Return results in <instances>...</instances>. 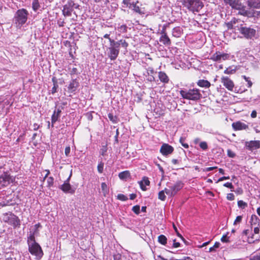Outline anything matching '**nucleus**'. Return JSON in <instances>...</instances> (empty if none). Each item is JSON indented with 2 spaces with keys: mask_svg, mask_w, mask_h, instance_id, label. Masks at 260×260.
I'll use <instances>...</instances> for the list:
<instances>
[{
  "mask_svg": "<svg viewBox=\"0 0 260 260\" xmlns=\"http://www.w3.org/2000/svg\"><path fill=\"white\" fill-rule=\"evenodd\" d=\"M101 189L103 195L106 197L109 193V188L105 182H103L101 184Z\"/></svg>",
  "mask_w": 260,
  "mask_h": 260,
  "instance_id": "29",
  "label": "nucleus"
},
{
  "mask_svg": "<svg viewBox=\"0 0 260 260\" xmlns=\"http://www.w3.org/2000/svg\"><path fill=\"white\" fill-rule=\"evenodd\" d=\"M104 164L103 162H101L98 165V170L100 173H102L103 172Z\"/></svg>",
  "mask_w": 260,
  "mask_h": 260,
  "instance_id": "43",
  "label": "nucleus"
},
{
  "mask_svg": "<svg viewBox=\"0 0 260 260\" xmlns=\"http://www.w3.org/2000/svg\"><path fill=\"white\" fill-rule=\"evenodd\" d=\"M127 27L126 25L123 24L121 26L118 27L117 29L120 32L122 33L126 32L127 31Z\"/></svg>",
  "mask_w": 260,
  "mask_h": 260,
  "instance_id": "39",
  "label": "nucleus"
},
{
  "mask_svg": "<svg viewBox=\"0 0 260 260\" xmlns=\"http://www.w3.org/2000/svg\"><path fill=\"white\" fill-rule=\"evenodd\" d=\"M70 74H71V75L77 74H78V70H77V69L76 68H73L71 70Z\"/></svg>",
  "mask_w": 260,
  "mask_h": 260,
  "instance_id": "57",
  "label": "nucleus"
},
{
  "mask_svg": "<svg viewBox=\"0 0 260 260\" xmlns=\"http://www.w3.org/2000/svg\"><path fill=\"white\" fill-rule=\"evenodd\" d=\"M239 6H237L235 9L239 10L238 14L244 16H247L249 17H253L255 14V11L254 10H247L246 9V6H244L240 3L239 4Z\"/></svg>",
  "mask_w": 260,
  "mask_h": 260,
  "instance_id": "10",
  "label": "nucleus"
},
{
  "mask_svg": "<svg viewBox=\"0 0 260 260\" xmlns=\"http://www.w3.org/2000/svg\"><path fill=\"white\" fill-rule=\"evenodd\" d=\"M41 227H42V226H41V225L40 224V223L36 224L35 225V229L34 232L32 233H30V234H34V236H35V235H36V234H37L38 233V228H41Z\"/></svg>",
  "mask_w": 260,
  "mask_h": 260,
  "instance_id": "46",
  "label": "nucleus"
},
{
  "mask_svg": "<svg viewBox=\"0 0 260 260\" xmlns=\"http://www.w3.org/2000/svg\"><path fill=\"white\" fill-rule=\"evenodd\" d=\"M251 260H260V253H258L253 255L251 258Z\"/></svg>",
  "mask_w": 260,
  "mask_h": 260,
  "instance_id": "53",
  "label": "nucleus"
},
{
  "mask_svg": "<svg viewBox=\"0 0 260 260\" xmlns=\"http://www.w3.org/2000/svg\"><path fill=\"white\" fill-rule=\"evenodd\" d=\"M257 116V112L255 110H253L251 113V117L253 118H255Z\"/></svg>",
  "mask_w": 260,
  "mask_h": 260,
  "instance_id": "63",
  "label": "nucleus"
},
{
  "mask_svg": "<svg viewBox=\"0 0 260 260\" xmlns=\"http://www.w3.org/2000/svg\"><path fill=\"white\" fill-rule=\"evenodd\" d=\"M3 221L12 225L14 228L19 227L20 220L19 218L12 212H6L2 217Z\"/></svg>",
  "mask_w": 260,
  "mask_h": 260,
  "instance_id": "6",
  "label": "nucleus"
},
{
  "mask_svg": "<svg viewBox=\"0 0 260 260\" xmlns=\"http://www.w3.org/2000/svg\"><path fill=\"white\" fill-rule=\"evenodd\" d=\"M200 147L201 149L203 150H207L208 149V145L207 143L206 142H201L200 143Z\"/></svg>",
  "mask_w": 260,
  "mask_h": 260,
  "instance_id": "44",
  "label": "nucleus"
},
{
  "mask_svg": "<svg viewBox=\"0 0 260 260\" xmlns=\"http://www.w3.org/2000/svg\"><path fill=\"white\" fill-rule=\"evenodd\" d=\"M174 150V148L171 145L168 144H164L161 146L160 152L164 155L167 156L171 154Z\"/></svg>",
  "mask_w": 260,
  "mask_h": 260,
  "instance_id": "15",
  "label": "nucleus"
},
{
  "mask_svg": "<svg viewBox=\"0 0 260 260\" xmlns=\"http://www.w3.org/2000/svg\"><path fill=\"white\" fill-rule=\"evenodd\" d=\"M221 82L223 86L230 91H233L234 87L233 81L228 77L223 76L221 78Z\"/></svg>",
  "mask_w": 260,
  "mask_h": 260,
  "instance_id": "12",
  "label": "nucleus"
},
{
  "mask_svg": "<svg viewBox=\"0 0 260 260\" xmlns=\"http://www.w3.org/2000/svg\"><path fill=\"white\" fill-rule=\"evenodd\" d=\"M229 234V233L228 232L226 234L222 236V237L221 238V241L223 243H229V237H228V235Z\"/></svg>",
  "mask_w": 260,
  "mask_h": 260,
  "instance_id": "37",
  "label": "nucleus"
},
{
  "mask_svg": "<svg viewBox=\"0 0 260 260\" xmlns=\"http://www.w3.org/2000/svg\"><path fill=\"white\" fill-rule=\"evenodd\" d=\"M114 260H129L126 256L119 253H116L113 255Z\"/></svg>",
  "mask_w": 260,
  "mask_h": 260,
  "instance_id": "30",
  "label": "nucleus"
},
{
  "mask_svg": "<svg viewBox=\"0 0 260 260\" xmlns=\"http://www.w3.org/2000/svg\"><path fill=\"white\" fill-rule=\"evenodd\" d=\"M28 15V11L23 8L16 11L14 19L17 27L20 28L26 23Z\"/></svg>",
  "mask_w": 260,
  "mask_h": 260,
  "instance_id": "5",
  "label": "nucleus"
},
{
  "mask_svg": "<svg viewBox=\"0 0 260 260\" xmlns=\"http://www.w3.org/2000/svg\"><path fill=\"white\" fill-rule=\"evenodd\" d=\"M246 4L250 8L260 9V0H248Z\"/></svg>",
  "mask_w": 260,
  "mask_h": 260,
  "instance_id": "21",
  "label": "nucleus"
},
{
  "mask_svg": "<svg viewBox=\"0 0 260 260\" xmlns=\"http://www.w3.org/2000/svg\"><path fill=\"white\" fill-rule=\"evenodd\" d=\"M216 168H217V167H212L206 168L203 170V171L204 172L211 171H212Z\"/></svg>",
  "mask_w": 260,
  "mask_h": 260,
  "instance_id": "56",
  "label": "nucleus"
},
{
  "mask_svg": "<svg viewBox=\"0 0 260 260\" xmlns=\"http://www.w3.org/2000/svg\"><path fill=\"white\" fill-rule=\"evenodd\" d=\"M117 199H118L120 201H125L128 199L127 197L126 196H125L123 194H121V193L118 194L117 195Z\"/></svg>",
  "mask_w": 260,
  "mask_h": 260,
  "instance_id": "41",
  "label": "nucleus"
},
{
  "mask_svg": "<svg viewBox=\"0 0 260 260\" xmlns=\"http://www.w3.org/2000/svg\"><path fill=\"white\" fill-rule=\"evenodd\" d=\"M173 228H174V230H175V232H176V233L177 235L179 237H181V236H182V235H181L179 233V232H178V230H177V227L175 226V224H173Z\"/></svg>",
  "mask_w": 260,
  "mask_h": 260,
  "instance_id": "60",
  "label": "nucleus"
},
{
  "mask_svg": "<svg viewBox=\"0 0 260 260\" xmlns=\"http://www.w3.org/2000/svg\"><path fill=\"white\" fill-rule=\"evenodd\" d=\"M226 198L229 201H233L235 199V196L232 193H230L227 194Z\"/></svg>",
  "mask_w": 260,
  "mask_h": 260,
  "instance_id": "49",
  "label": "nucleus"
},
{
  "mask_svg": "<svg viewBox=\"0 0 260 260\" xmlns=\"http://www.w3.org/2000/svg\"><path fill=\"white\" fill-rule=\"evenodd\" d=\"M156 165H157L159 170L161 172V174L163 175L164 174L165 172H164L162 167L159 164H157Z\"/></svg>",
  "mask_w": 260,
  "mask_h": 260,
  "instance_id": "61",
  "label": "nucleus"
},
{
  "mask_svg": "<svg viewBox=\"0 0 260 260\" xmlns=\"http://www.w3.org/2000/svg\"><path fill=\"white\" fill-rule=\"evenodd\" d=\"M179 93L183 99L189 100L197 101L202 97L199 89L197 88L189 90L181 89L179 91Z\"/></svg>",
  "mask_w": 260,
  "mask_h": 260,
  "instance_id": "4",
  "label": "nucleus"
},
{
  "mask_svg": "<svg viewBox=\"0 0 260 260\" xmlns=\"http://www.w3.org/2000/svg\"><path fill=\"white\" fill-rule=\"evenodd\" d=\"M239 32L246 39H251L256 34V30L250 27H241L239 28Z\"/></svg>",
  "mask_w": 260,
  "mask_h": 260,
  "instance_id": "8",
  "label": "nucleus"
},
{
  "mask_svg": "<svg viewBox=\"0 0 260 260\" xmlns=\"http://www.w3.org/2000/svg\"><path fill=\"white\" fill-rule=\"evenodd\" d=\"M183 34V29L180 26L174 27L172 30V36L176 38H179Z\"/></svg>",
  "mask_w": 260,
  "mask_h": 260,
  "instance_id": "22",
  "label": "nucleus"
},
{
  "mask_svg": "<svg viewBox=\"0 0 260 260\" xmlns=\"http://www.w3.org/2000/svg\"><path fill=\"white\" fill-rule=\"evenodd\" d=\"M197 85L202 87L208 88L210 86V83L206 80H199L197 82Z\"/></svg>",
  "mask_w": 260,
  "mask_h": 260,
  "instance_id": "26",
  "label": "nucleus"
},
{
  "mask_svg": "<svg viewBox=\"0 0 260 260\" xmlns=\"http://www.w3.org/2000/svg\"><path fill=\"white\" fill-rule=\"evenodd\" d=\"M226 5H229L233 9H235L237 6H239L241 3L239 0H223Z\"/></svg>",
  "mask_w": 260,
  "mask_h": 260,
  "instance_id": "23",
  "label": "nucleus"
},
{
  "mask_svg": "<svg viewBox=\"0 0 260 260\" xmlns=\"http://www.w3.org/2000/svg\"><path fill=\"white\" fill-rule=\"evenodd\" d=\"M140 206L139 205L134 206L132 208V211H140Z\"/></svg>",
  "mask_w": 260,
  "mask_h": 260,
  "instance_id": "59",
  "label": "nucleus"
},
{
  "mask_svg": "<svg viewBox=\"0 0 260 260\" xmlns=\"http://www.w3.org/2000/svg\"><path fill=\"white\" fill-rule=\"evenodd\" d=\"M79 86V83L77 79H72L68 86L69 91L71 93L74 92L77 89Z\"/></svg>",
  "mask_w": 260,
  "mask_h": 260,
  "instance_id": "18",
  "label": "nucleus"
},
{
  "mask_svg": "<svg viewBox=\"0 0 260 260\" xmlns=\"http://www.w3.org/2000/svg\"><path fill=\"white\" fill-rule=\"evenodd\" d=\"M223 186L229 188L230 189H233L234 188V186L233 185L232 183H231V182L225 183L223 184Z\"/></svg>",
  "mask_w": 260,
  "mask_h": 260,
  "instance_id": "51",
  "label": "nucleus"
},
{
  "mask_svg": "<svg viewBox=\"0 0 260 260\" xmlns=\"http://www.w3.org/2000/svg\"><path fill=\"white\" fill-rule=\"evenodd\" d=\"M220 245L219 242H216L213 246L210 247L209 250V252H216V249L218 248Z\"/></svg>",
  "mask_w": 260,
  "mask_h": 260,
  "instance_id": "34",
  "label": "nucleus"
},
{
  "mask_svg": "<svg viewBox=\"0 0 260 260\" xmlns=\"http://www.w3.org/2000/svg\"><path fill=\"white\" fill-rule=\"evenodd\" d=\"M12 182V179L7 174H4L0 176V188L2 187L7 186Z\"/></svg>",
  "mask_w": 260,
  "mask_h": 260,
  "instance_id": "13",
  "label": "nucleus"
},
{
  "mask_svg": "<svg viewBox=\"0 0 260 260\" xmlns=\"http://www.w3.org/2000/svg\"><path fill=\"white\" fill-rule=\"evenodd\" d=\"M118 176L119 178L121 180H126L128 178H129L131 176L130 173L128 171H124L122 172H120Z\"/></svg>",
  "mask_w": 260,
  "mask_h": 260,
  "instance_id": "28",
  "label": "nucleus"
},
{
  "mask_svg": "<svg viewBox=\"0 0 260 260\" xmlns=\"http://www.w3.org/2000/svg\"><path fill=\"white\" fill-rule=\"evenodd\" d=\"M183 7L192 13L199 12L204 7L201 0H181Z\"/></svg>",
  "mask_w": 260,
  "mask_h": 260,
  "instance_id": "3",
  "label": "nucleus"
},
{
  "mask_svg": "<svg viewBox=\"0 0 260 260\" xmlns=\"http://www.w3.org/2000/svg\"><path fill=\"white\" fill-rule=\"evenodd\" d=\"M246 145L250 150L256 149L260 148V141H251L247 142Z\"/></svg>",
  "mask_w": 260,
  "mask_h": 260,
  "instance_id": "19",
  "label": "nucleus"
},
{
  "mask_svg": "<svg viewBox=\"0 0 260 260\" xmlns=\"http://www.w3.org/2000/svg\"><path fill=\"white\" fill-rule=\"evenodd\" d=\"M75 5V4L72 0H69L67 2V4L63 7L62 14L64 16L70 17L72 15Z\"/></svg>",
  "mask_w": 260,
  "mask_h": 260,
  "instance_id": "9",
  "label": "nucleus"
},
{
  "mask_svg": "<svg viewBox=\"0 0 260 260\" xmlns=\"http://www.w3.org/2000/svg\"><path fill=\"white\" fill-rule=\"evenodd\" d=\"M183 185L184 184L181 181H178L173 184H168V187L165 188V193L169 196H174L183 188Z\"/></svg>",
  "mask_w": 260,
  "mask_h": 260,
  "instance_id": "7",
  "label": "nucleus"
},
{
  "mask_svg": "<svg viewBox=\"0 0 260 260\" xmlns=\"http://www.w3.org/2000/svg\"><path fill=\"white\" fill-rule=\"evenodd\" d=\"M137 3H138V1H137L136 2H133L132 3L131 8H132L133 10L136 13H137L139 14H144V10H142L139 6H137Z\"/></svg>",
  "mask_w": 260,
  "mask_h": 260,
  "instance_id": "24",
  "label": "nucleus"
},
{
  "mask_svg": "<svg viewBox=\"0 0 260 260\" xmlns=\"http://www.w3.org/2000/svg\"><path fill=\"white\" fill-rule=\"evenodd\" d=\"M185 140V139L183 137H181L180 138L179 141L181 143L182 145L185 148H188L189 146L187 143H184V141Z\"/></svg>",
  "mask_w": 260,
  "mask_h": 260,
  "instance_id": "48",
  "label": "nucleus"
},
{
  "mask_svg": "<svg viewBox=\"0 0 260 260\" xmlns=\"http://www.w3.org/2000/svg\"><path fill=\"white\" fill-rule=\"evenodd\" d=\"M59 117V116L56 114V111L55 110L51 117V123L52 127L54 126V124L58 120V119Z\"/></svg>",
  "mask_w": 260,
  "mask_h": 260,
  "instance_id": "33",
  "label": "nucleus"
},
{
  "mask_svg": "<svg viewBox=\"0 0 260 260\" xmlns=\"http://www.w3.org/2000/svg\"><path fill=\"white\" fill-rule=\"evenodd\" d=\"M227 155L229 157L234 158L235 157L236 154L231 149H228L227 150Z\"/></svg>",
  "mask_w": 260,
  "mask_h": 260,
  "instance_id": "45",
  "label": "nucleus"
},
{
  "mask_svg": "<svg viewBox=\"0 0 260 260\" xmlns=\"http://www.w3.org/2000/svg\"><path fill=\"white\" fill-rule=\"evenodd\" d=\"M161 36L160 38L159 41L165 45H170L171 40L166 32L165 28H163L161 31Z\"/></svg>",
  "mask_w": 260,
  "mask_h": 260,
  "instance_id": "16",
  "label": "nucleus"
},
{
  "mask_svg": "<svg viewBox=\"0 0 260 260\" xmlns=\"http://www.w3.org/2000/svg\"><path fill=\"white\" fill-rule=\"evenodd\" d=\"M128 45V43L125 40L121 39L118 41L110 40V46L107 49L108 56L111 60H115L119 53L120 46L126 49Z\"/></svg>",
  "mask_w": 260,
  "mask_h": 260,
  "instance_id": "1",
  "label": "nucleus"
},
{
  "mask_svg": "<svg viewBox=\"0 0 260 260\" xmlns=\"http://www.w3.org/2000/svg\"><path fill=\"white\" fill-rule=\"evenodd\" d=\"M138 183L141 189L143 191H146L147 190L146 186H149L150 184V181L148 178L145 176L143 177L142 180Z\"/></svg>",
  "mask_w": 260,
  "mask_h": 260,
  "instance_id": "20",
  "label": "nucleus"
},
{
  "mask_svg": "<svg viewBox=\"0 0 260 260\" xmlns=\"http://www.w3.org/2000/svg\"><path fill=\"white\" fill-rule=\"evenodd\" d=\"M70 153V147L69 146L66 147L64 150V153L68 156Z\"/></svg>",
  "mask_w": 260,
  "mask_h": 260,
  "instance_id": "58",
  "label": "nucleus"
},
{
  "mask_svg": "<svg viewBox=\"0 0 260 260\" xmlns=\"http://www.w3.org/2000/svg\"><path fill=\"white\" fill-rule=\"evenodd\" d=\"M237 70V67L234 66H230L224 70V73L229 75L233 74L236 72Z\"/></svg>",
  "mask_w": 260,
  "mask_h": 260,
  "instance_id": "27",
  "label": "nucleus"
},
{
  "mask_svg": "<svg viewBox=\"0 0 260 260\" xmlns=\"http://www.w3.org/2000/svg\"><path fill=\"white\" fill-rule=\"evenodd\" d=\"M232 127L235 131H241L248 128V125L241 121H237L232 123Z\"/></svg>",
  "mask_w": 260,
  "mask_h": 260,
  "instance_id": "17",
  "label": "nucleus"
},
{
  "mask_svg": "<svg viewBox=\"0 0 260 260\" xmlns=\"http://www.w3.org/2000/svg\"><path fill=\"white\" fill-rule=\"evenodd\" d=\"M180 246V244L179 242H177L176 241V240L174 239L173 240V247L174 248H178Z\"/></svg>",
  "mask_w": 260,
  "mask_h": 260,
  "instance_id": "55",
  "label": "nucleus"
},
{
  "mask_svg": "<svg viewBox=\"0 0 260 260\" xmlns=\"http://www.w3.org/2000/svg\"><path fill=\"white\" fill-rule=\"evenodd\" d=\"M58 87V85L57 84L55 83L54 85H53V87H52L51 89V92L52 94L55 93L57 91V89Z\"/></svg>",
  "mask_w": 260,
  "mask_h": 260,
  "instance_id": "50",
  "label": "nucleus"
},
{
  "mask_svg": "<svg viewBox=\"0 0 260 260\" xmlns=\"http://www.w3.org/2000/svg\"><path fill=\"white\" fill-rule=\"evenodd\" d=\"M165 189L161 190L158 193V199L161 201H164L166 199V196L165 195Z\"/></svg>",
  "mask_w": 260,
  "mask_h": 260,
  "instance_id": "40",
  "label": "nucleus"
},
{
  "mask_svg": "<svg viewBox=\"0 0 260 260\" xmlns=\"http://www.w3.org/2000/svg\"><path fill=\"white\" fill-rule=\"evenodd\" d=\"M254 239V235H253L251 237L248 238V241L249 243H253L254 242L255 240H253Z\"/></svg>",
  "mask_w": 260,
  "mask_h": 260,
  "instance_id": "62",
  "label": "nucleus"
},
{
  "mask_svg": "<svg viewBox=\"0 0 260 260\" xmlns=\"http://www.w3.org/2000/svg\"><path fill=\"white\" fill-rule=\"evenodd\" d=\"M158 76L161 82L164 83H168L169 79L167 75L165 72L161 71L159 72Z\"/></svg>",
  "mask_w": 260,
  "mask_h": 260,
  "instance_id": "25",
  "label": "nucleus"
},
{
  "mask_svg": "<svg viewBox=\"0 0 260 260\" xmlns=\"http://www.w3.org/2000/svg\"><path fill=\"white\" fill-rule=\"evenodd\" d=\"M27 244L29 252L39 259L41 258L43 255V252L40 245L36 242L34 234H30L28 237Z\"/></svg>",
  "mask_w": 260,
  "mask_h": 260,
  "instance_id": "2",
  "label": "nucleus"
},
{
  "mask_svg": "<svg viewBox=\"0 0 260 260\" xmlns=\"http://www.w3.org/2000/svg\"><path fill=\"white\" fill-rule=\"evenodd\" d=\"M147 72L148 75L149 74H153L154 73V71L153 69L151 67H149L147 69Z\"/></svg>",
  "mask_w": 260,
  "mask_h": 260,
  "instance_id": "54",
  "label": "nucleus"
},
{
  "mask_svg": "<svg viewBox=\"0 0 260 260\" xmlns=\"http://www.w3.org/2000/svg\"><path fill=\"white\" fill-rule=\"evenodd\" d=\"M71 175L72 172L71 173L68 178L64 181L63 184L60 186V188L65 193L73 194L75 192V189L72 188L71 185L69 183Z\"/></svg>",
  "mask_w": 260,
  "mask_h": 260,
  "instance_id": "11",
  "label": "nucleus"
},
{
  "mask_svg": "<svg viewBox=\"0 0 260 260\" xmlns=\"http://www.w3.org/2000/svg\"><path fill=\"white\" fill-rule=\"evenodd\" d=\"M137 197V194L135 193H132L129 195V199L132 200H134Z\"/></svg>",
  "mask_w": 260,
  "mask_h": 260,
  "instance_id": "64",
  "label": "nucleus"
},
{
  "mask_svg": "<svg viewBox=\"0 0 260 260\" xmlns=\"http://www.w3.org/2000/svg\"><path fill=\"white\" fill-rule=\"evenodd\" d=\"M251 225L256 224L258 221L257 216L255 215H252L250 219Z\"/></svg>",
  "mask_w": 260,
  "mask_h": 260,
  "instance_id": "38",
  "label": "nucleus"
},
{
  "mask_svg": "<svg viewBox=\"0 0 260 260\" xmlns=\"http://www.w3.org/2000/svg\"><path fill=\"white\" fill-rule=\"evenodd\" d=\"M40 8L39 0H33L32 3V8L33 10L36 12Z\"/></svg>",
  "mask_w": 260,
  "mask_h": 260,
  "instance_id": "32",
  "label": "nucleus"
},
{
  "mask_svg": "<svg viewBox=\"0 0 260 260\" xmlns=\"http://www.w3.org/2000/svg\"><path fill=\"white\" fill-rule=\"evenodd\" d=\"M131 0H123L122 4L125 5L126 7H128L129 8H132V3H131Z\"/></svg>",
  "mask_w": 260,
  "mask_h": 260,
  "instance_id": "47",
  "label": "nucleus"
},
{
  "mask_svg": "<svg viewBox=\"0 0 260 260\" xmlns=\"http://www.w3.org/2000/svg\"><path fill=\"white\" fill-rule=\"evenodd\" d=\"M242 77L245 80L246 82H247V87L248 88L251 87L253 83L252 81L250 80V78L246 77L245 75L242 76Z\"/></svg>",
  "mask_w": 260,
  "mask_h": 260,
  "instance_id": "36",
  "label": "nucleus"
},
{
  "mask_svg": "<svg viewBox=\"0 0 260 260\" xmlns=\"http://www.w3.org/2000/svg\"><path fill=\"white\" fill-rule=\"evenodd\" d=\"M238 206L241 209H245L247 206V204L242 200L238 201Z\"/></svg>",
  "mask_w": 260,
  "mask_h": 260,
  "instance_id": "35",
  "label": "nucleus"
},
{
  "mask_svg": "<svg viewBox=\"0 0 260 260\" xmlns=\"http://www.w3.org/2000/svg\"><path fill=\"white\" fill-rule=\"evenodd\" d=\"M47 183L48 187H51L53 186L54 183V179L52 177H49L47 178Z\"/></svg>",
  "mask_w": 260,
  "mask_h": 260,
  "instance_id": "42",
  "label": "nucleus"
},
{
  "mask_svg": "<svg viewBox=\"0 0 260 260\" xmlns=\"http://www.w3.org/2000/svg\"><path fill=\"white\" fill-rule=\"evenodd\" d=\"M229 55L227 53H220L219 52H216L211 57V59L215 61H219L221 60H225L228 59Z\"/></svg>",
  "mask_w": 260,
  "mask_h": 260,
  "instance_id": "14",
  "label": "nucleus"
},
{
  "mask_svg": "<svg viewBox=\"0 0 260 260\" xmlns=\"http://www.w3.org/2000/svg\"><path fill=\"white\" fill-rule=\"evenodd\" d=\"M242 219V216H238L234 222V224H236L237 223H240Z\"/></svg>",
  "mask_w": 260,
  "mask_h": 260,
  "instance_id": "52",
  "label": "nucleus"
},
{
  "mask_svg": "<svg viewBox=\"0 0 260 260\" xmlns=\"http://www.w3.org/2000/svg\"><path fill=\"white\" fill-rule=\"evenodd\" d=\"M158 242L164 245H165L167 243V238L164 235H160L158 237Z\"/></svg>",
  "mask_w": 260,
  "mask_h": 260,
  "instance_id": "31",
  "label": "nucleus"
}]
</instances>
